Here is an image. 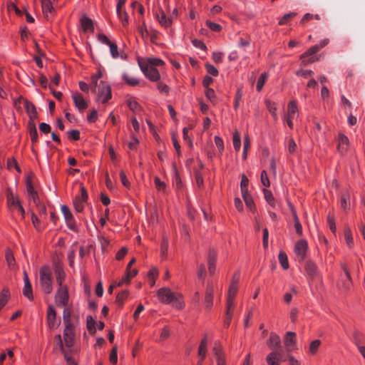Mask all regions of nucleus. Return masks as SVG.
Wrapping results in <instances>:
<instances>
[{
    "mask_svg": "<svg viewBox=\"0 0 365 365\" xmlns=\"http://www.w3.org/2000/svg\"><path fill=\"white\" fill-rule=\"evenodd\" d=\"M294 227L298 235H302V227L295 211H293Z\"/></svg>",
    "mask_w": 365,
    "mask_h": 365,
    "instance_id": "2f4dec72",
    "label": "nucleus"
},
{
    "mask_svg": "<svg viewBox=\"0 0 365 365\" xmlns=\"http://www.w3.org/2000/svg\"><path fill=\"white\" fill-rule=\"evenodd\" d=\"M39 284L42 292L50 294L53 291L52 271L48 266H43L39 269Z\"/></svg>",
    "mask_w": 365,
    "mask_h": 365,
    "instance_id": "f03ea898",
    "label": "nucleus"
},
{
    "mask_svg": "<svg viewBox=\"0 0 365 365\" xmlns=\"http://www.w3.org/2000/svg\"><path fill=\"white\" fill-rule=\"evenodd\" d=\"M215 143L216 146L218 148L220 152H222L224 150V143L221 138L219 136H215L214 138Z\"/></svg>",
    "mask_w": 365,
    "mask_h": 365,
    "instance_id": "774afa93",
    "label": "nucleus"
},
{
    "mask_svg": "<svg viewBox=\"0 0 365 365\" xmlns=\"http://www.w3.org/2000/svg\"><path fill=\"white\" fill-rule=\"evenodd\" d=\"M207 26L209 27L210 29L214 31H219L221 29V26L220 24H217L216 23L207 21L206 22Z\"/></svg>",
    "mask_w": 365,
    "mask_h": 365,
    "instance_id": "e2e57ef3",
    "label": "nucleus"
},
{
    "mask_svg": "<svg viewBox=\"0 0 365 365\" xmlns=\"http://www.w3.org/2000/svg\"><path fill=\"white\" fill-rule=\"evenodd\" d=\"M96 101L106 103L111 98V88L107 83L101 81L98 84L96 83Z\"/></svg>",
    "mask_w": 365,
    "mask_h": 365,
    "instance_id": "39448f33",
    "label": "nucleus"
},
{
    "mask_svg": "<svg viewBox=\"0 0 365 365\" xmlns=\"http://www.w3.org/2000/svg\"><path fill=\"white\" fill-rule=\"evenodd\" d=\"M266 107L269 113L272 114L274 120H277V115L276 113L277 108L275 103L270 101H266Z\"/></svg>",
    "mask_w": 365,
    "mask_h": 365,
    "instance_id": "58836bf2",
    "label": "nucleus"
},
{
    "mask_svg": "<svg viewBox=\"0 0 365 365\" xmlns=\"http://www.w3.org/2000/svg\"><path fill=\"white\" fill-rule=\"evenodd\" d=\"M242 198L247 205V207L252 210L255 208L254 201L252 196L249 194V192H245V194H242Z\"/></svg>",
    "mask_w": 365,
    "mask_h": 365,
    "instance_id": "f704fd0d",
    "label": "nucleus"
},
{
    "mask_svg": "<svg viewBox=\"0 0 365 365\" xmlns=\"http://www.w3.org/2000/svg\"><path fill=\"white\" fill-rule=\"evenodd\" d=\"M156 18L159 23L165 28L169 27L171 25V19L167 18L165 14L163 11H160L159 14H156Z\"/></svg>",
    "mask_w": 365,
    "mask_h": 365,
    "instance_id": "cd10ccee",
    "label": "nucleus"
},
{
    "mask_svg": "<svg viewBox=\"0 0 365 365\" xmlns=\"http://www.w3.org/2000/svg\"><path fill=\"white\" fill-rule=\"evenodd\" d=\"M233 146L236 151H239L241 147L240 134L237 130L233 134Z\"/></svg>",
    "mask_w": 365,
    "mask_h": 365,
    "instance_id": "4c0bfd02",
    "label": "nucleus"
},
{
    "mask_svg": "<svg viewBox=\"0 0 365 365\" xmlns=\"http://www.w3.org/2000/svg\"><path fill=\"white\" fill-rule=\"evenodd\" d=\"M248 183L249 180L245 175H242V180L240 182V188L242 194H245L248 192Z\"/></svg>",
    "mask_w": 365,
    "mask_h": 365,
    "instance_id": "79ce46f5",
    "label": "nucleus"
},
{
    "mask_svg": "<svg viewBox=\"0 0 365 365\" xmlns=\"http://www.w3.org/2000/svg\"><path fill=\"white\" fill-rule=\"evenodd\" d=\"M344 235L347 245L349 247H351V245H353V237L351 231L349 230H346L345 231Z\"/></svg>",
    "mask_w": 365,
    "mask_h": 365,
    "instance_id": "338daca9",
    "label": "nucleus"
},
{
    "mask_svg": "<svg viewBox=\"0 0 365 365\" xmlns=\"http://www.w3.org/2000/svg\"><path fill=\"white\" fill-rule=\"evenodd\" d=\"M207 339H206V337H205L204 339H202L201 340L200 344L199 349H198V356L200 357V360L198 361L199 364H202V362L203 361V360L205 358L206 353H207Z\"/></svg>",
    "mask_w": 365,
    "mask_h": 365,
    "instance_id": "a878e982",
    "label": "nucleus"
},
{
    "mask_svg": "<svg viewBox=\"0 0 365 365\" xmlns=\"http://www.w3.org/2000/svg\"><path fill=\"white\" fill-rule=\"evenodd\" d=\"M120 181L122 182V184L126 187H129L130 186V182L129 180H128L127 177H126V175L125 173H124V171L121 170L120 172Z\"/></svg>",
    "mask_w": 365,
    "mask_h": 365,
    "instance_id": "69168bd1",
    "label": "nucleus"
},
{
    "mask_svg": "<svg viewBox=\"0 0 365 365\" xmlns=\"http://www.w3.org/2000/svg\"><path fill=\"white\" fill-rule=\"evenodd\" d=\"M31 221H32L34 226L35 227V228L36 230H39L41 229V222L38 220V217L34 213H32V215H31Z\"/></svg>",
    "mask_w": 365,
    "mask_h": 365,
    "instance_id": "0e129e2a",
    "label": "nucleus"
},
{
    "mask_svg": "<svg viewBox=\"0 0 365 365\" xmlns=\"http://www.w3.org/2000/svg\"><path fill=\"white\" fill-rule=\"evenodd\" d=\"M128 290H124L117 295L115 302L120 307L123 306L124 301L128 296Z\"/></svg>",
    "mask_w": 365,
    "mask_h": 365,
    "instance_id": "ea45409f",
    "label": "nucleus"
},
{
    "mask_svg": "<svg viewBox=\"0 0 365 365\" xmlns=\"http://www.w3.org/2000/svg\"><path fill=\"white\" fill-rule=\"evenodd\" d=\"M205 68L207 69V73L213 76H217L218 75L217 69L212 65L206 63Z\"/></svg>",
    "mask_w": 365,
    "mask_h": 365,
    "instance_id": "bf43d9fd",
    "label": "nucleus"
},
{
    "mask_svg": "<svg viewBox=\"0 0 365 365\" xmlns=\"http://www.w3.org/2000/svg\"><path fill=\"white\" fill-rule=\"evenodd\" d=\"M269 345H273L275 347V349L280 348V339L279 336H277L276 334L271 333L269 340Z\"/></svg>",
    "mask_w": 365,
    "mask_h": 365,
    "instance_id": "c9c22d12",
    "label": "nucleus"
},
{
    "mask_svg": "<svg viewBox=\"0 0 365 365\" xmlns=\"http://www.w3.org/2000/svg\"><path fill=\"white\" fill-rule=\"evenodd\" d=\"M295 336H296V334L292 331H288L286 334V336L284 338V345L288 351H290L293 349V346L295 344Z\"/></svg>",
    "mask_w": 365,
    "mask_h": 365,
    "instance_id": "4be33fe9",
    "label": "nucleus"
},
{
    "mask_svg": "<svg viewBox=\"0 0 365 365\" xmlns=\"http://www.w3.org/2000/svg\"><path fill=\"white\" fill-rule=\"evenodd\" d=\"M319 51V47H317L316 45L309 48L301 56V58H308L313 54L316 53Z\"/></svg>",
    "mask_w": 365,
    "mask_h": 365,
    "instance_id": "09e8293b",
    "label": "nucleus"
},
{
    "mask_svg": "<svg viewBox=\"0 0 365 365\" xmlns=\"http://www.w3.org/2000/svg\"><path fill=\"white\" fill-rule=\"evenodd\" d=\"M157 295L159 300L165 304H170L175 299V294L170 289L163 287L158 289Z\"/></svg>",
    "mask_w": 365,
    "mask_h": 365,
    "instance_id": "1a4fd4ad",
    "label": "nucleus"
},
{
    "mask_svg": "<svg viewBox=\"0 0 365 365\" xmlns=\"http://www.w3.org/2000/svg\"><path fill=\"white\" fill-rule=\"evenodd\" d=\"M71 313L69 309L66 308L63 312V321L65 327H73L71 322Z\"/></svg>",
    "mask_w": 365,
    "mask_h": 365,
    "instance_id": "7c9ffc66",
    "label": "nucleus"
},
{
    "mask_svg": "<svg viewBox=\"0 0 365 365\" xmlns=\"http://www.w3.org/2000/svg\"><path fill=\"white\" fill-rule=\"evenodd\" d=\"M108 45L110 46V51L112 57L114 58H118L119 54H118V51L117 45L115 43H113L111 42Z\"/></svg>",
    "mask_w": 365,
    "mask_h": 365,
    "instance_id": "13d9d810",
    "label": "nucleus"
},
{
    "mask_svg": "<svg viewBox=\"0 0 365 365\" xmlns=\"http://www.w3.org/2000/svg\"><path fill=\"white\" fill-rule=\"evenodd\" d=\"M123 78L128 84L130 86H136L139 83L136 78L130 77L127 74H123Z\"/></svg>",
    "mask_w": 365,
    "mask_h": 365,
    "instance_id": "3c124183",
    "label": "nucleus"
},
{
    "mask_svg": "<svg viewBox=\"0 0 365 365\" xmlns=\"http://www.w3.org/2000/svg\"><path fill=\"white\" fill-rule=\"evenodd\" d=\"M10 298V292L8 288H4L0 292V310L4 307Z\"/></svg>",
    "mask_w": 365,
    "mask_h": 365,
    "instance_id": "c85d7f7f",
    "label": "nucleus"
},
{
    "mask_svg": "<svg viewBox=\"0 0 365 365\" xmlns=\"http://www.w3.org/2000/svg\"><path fill=\"white\" fill-rule=\"evenodd\" d=\"M76 108L80 111L83 112L88 107L89 98L84 97L83 94L78 92H73L71 95Z\"/></svg>",
    "mask_w": 365,
    "mask_h": 365,
    "instance_id": "423d86ee",
    "label": "nucleus"
},
{
    "mask_svg": "<svg viewBox=\"0 0 365 365\" xmlns=\"http://www.w3.org/2000/svg\"><path fill=\"white\" fill-rule=\"evenodd\" d=\"M321 344V341L319 339H315L312 341L309 345V351L311 354L314 355Z\"/></svg>",
    "mask_w": 365,
    "mask_h": 365,
    "instance_id": "a19ab883",
    "label": "nucleus"
},
{
    "mask_svg": "<svg viewBox=\"0 0 365 365\" xmlns=\"http://www.w3.org/2000/svg\"><path fill=\"white\" fill-rule=\"evenodd\" d=\"M55 340L58 344L59 349L64 354V358L67 362V365H77L74 360H73L72 358L69 356L68 354L66 352L60 334H58L55 336Z\"/></svg>",
    "mask_w": 365,
    "mask_h": 365,
    "instance_id": "412c9836",
    "label": "nucleus"
},
{
    "mask_svg": "<svg viewBox=\"0 0 365 365\" xmlns=\"http://www.w3.org/2000/svg\"><path fill=\"white\" fill-rule=\"evenodd\" d=\"M56 302L62 306H66L68 302V292L67 287H61L56 294Z\"/></svg>",
    "mask_w": 365,
    "mask_h": 365,
    "instance_id": "ddd939ff",
    "label": "nucleus"
},
{
    "mask_svg": "<svg viewBox=\"0 0 365 365\" xmlns=\"http://www.w3.org/2000/svg\"><path fill=\"white\" fill-rule=\"evenodd\" d=\"M141 71L144 73V75L151 81H158L160 75L159 71L156 68H151L148 66H145V63H138Z\"/></svg>",
    "mask_w": 365,
    "mask_h": 365,
    "instance_id": "6e6552de",
    "label": "nucleus"
},
{
    "mask_svg": "<svg viewBox=\"0 0 365 365\" xmlns=\"http://www.w3.org/2000/svg\"><path fill=\"white\" fill-rule=\"evenodd\" d=\"M154 182L156 189L160 192H165L166 189V185L164 182L161 181L158 177L154 178Z\"/></svg>",
    "mask_w": 365,
    "mask_h": 365,
    "instance_id": "49530a36",
    "label": "nucleus"
},
{
    "mask_svg": "<svg viewBox=\"0 0 365 365\" xmlns=\"http://www.w3.org/2000/svg\"><path fill=\"white\" fill-rule=\"evenodd\" d=\"M61 210L63 215L68 227L71 230H76L77 228L76 223L69 207L66 205H62L61 206Z\"/></svg>",
    "mask_w": 365,
    "mask_h": 365,
    "instance_id": "9d476101",
    "label": "nucleus"
},
{
    "mask_svg": "<svg viewBox=\"0 0 365 365\" xmlns=\"http://www.w3.org/2000/svg\"><path fill=\"white\" fill-rule=\"evenodd\" d=\"M195 182L198 187H201L203 185V178L200 171L195 172Z\"/></svg>",
    "mask_w": 365,
    "mask_h": 365,
    "instance_id": "052dcab7",
    "label": "nucleus"
},
{
    "mask_svg": "<svg viewBox=\"0 0 365 365\" xmlns=\"http://www.w3.org/2000/svg\"><path fill=\"white\" fill-rule=\"evenodd\" d=\"M6 206L8 210L13 214L19 213L21 219L25 217V210L24 209L18 195L14 193L10 189L7 190Z\"/></svg>",
    "mask_w": 365,
    "mask_h": 365,
    "instance_id": "7ed1b4c3",
    "label": "nucleus"
},
{
    "mask_svg": "<svg viewBox=\"0 0 365 365\" xmlns=\"http://www.w3.org/2000/svg\"><path fill=\"white\" fill-rule=\"evenodd\" d=\"M68 138L71 140H78L80 138V133L77 130H71L68 132Z\"/></svg>",
    "mask_w": 365,
    "mask_h": 365,
    "instance_id": "603ef678",
    "label": "nucleus"
},
{
    "mask_svg": "<svg viewBox=\"0 0 365 365\" xmlns=\"http://www.w3.org/2000/svg\"><path fill=\"white\" fill-rule=\"evenodd\" d=\"M109 359H110V361L113 364L117 363L118 356H117V348L115 346L113 348V349L110 352V354Z\"/></svg>",
    "mask_w": 365,
    "mask_h": 365,
    "instance_id": "680f3d73",
    "label": "nucleus"
},
{
    "mask_svg": "<svg viewBox=\"0 0 365 365\" xmlns=\"http://www.w3.org/2000/svg\"><path fill=\"white\" fill-rule=\"evenodd\" d=\"M55 274L56 282L58 284L59 287H67L64 285L63 283L66 278V273L63 270V266L61 264H57L55 266Z\"/></svg>",
    "mask_w": 365,
    "mask_h": 365,
    "instance_id": "6ab92c4d",
    "label": "nucleus"
},
{
    "mask_svg": "<svg viewBox=\"0 0 365 365\" xmlns=\"http://www.w3.org/2000/svg\"><path fill=\"white\" fill-rule=\"evenodd\" d=\"M261 182L266 187L270 185L269 180L265 170H263L261 173Z\"/></svg>",
    "mask_w": 365,
    "mask_h": 365,
    "instance_id": "4d7b16f0",
    "label": "nucleus"
},
{
    "mask_svg": "<svg viewBox=\"0 0 365 365\" xmlns=\"http://www.w3.org/2000/svg\"><path fill=\"white\" fill-rule=\"evenodd\" d=\"M73 327H65L63 331V341L66 347L71 348L74 344Z\"/></svg>",
    "mask_w": 365,
    "mask_h": 365,
    "instance_id": "2eb2a0df",
    "label": "nucleus"
},
{
    "mask_svg": "<svg viewBox=\"0 0 365 365\" xmlns=\"http://www.w3.org/2000/svg\"><path fill=\"white\" fill-rule=\"evenodd\" d=\"M213 294H214V289L212 287V285L211 284L208 283L207 285L205 300H204L205 308L207 309H210L212 306Z\"/></svg>",
    "mask_w": 365,
    "mask_h": 365,
    "instance_id": "aec40b11",
    "label": "nucleus"
},
{
    "mask_svg": "<svg viewBox=\"0 0 365 365\" xmlns=\"http://www.w3.org/2000/svg\"><path fill=\"white\" fill-rule=\"evenodd\" d=\"M29 135L31 137V142L36 143L38 142V132L34 123L30 124Z\"/></svg>",
    "mask_w": 365,
    "mask_h": 365,
    "instance_id": "e433bc0d",
    "label": "nucleus"
},
{
    "mask_svg": "<svg viewBox=\"0 0 365 365\" xmlns=\"http://www.w3.org/2000/svg\"><path fill=\"white\" fill-rule=\"evenodd\" d=\"M348 144H349L348 138L345 135L340 133L339 135V138H338V150H339V151L341 153H344L347 150Z\"/></svg>",
    "mask_w": 365,
    "mask_h": 365,
    "instance_id": "5701e85b",
    "label": "nucleus"
},
{
    "mask_svg": "<svg viewBox=\"0 0 365 365\" xmlns=\"http://www.w3.org/2000/svg\"><path fill=\"white\" fill-rule=\"evenodd\" d=\"M80 26L78 28L79 33L81 36L88 38V32L91 29V19L86 14L82 13L79 19Z\"/></svg>",
    "mask_w": 365,
    "mask_h": 365,
    "instance_id": "0eeeda50",
    "label": "nucleus"
},
{
    "mask_svg": "<svg viewBox=\"0 0 365 365\" xmlns=\"http://www.w3.org/2000/svg\"><path fill=\"white\" fill-rule=\"evenodd\" d=\"M267 74L265 73H263L259 76L257 83V90L258 91H260L267 80Z\"/></svg>",
    "mask_w": 365,
    "mask_h": 365,
    "instance_id": "de8ad7c7",
    "label": "nucleus"
},
{
    "mask_svg": "<svg viewBox=\"0 0 365 365\" xmlns=\"http://www.w3.org/2000/svg\"><path fill=\"white\" fill-rule=\"evenodd\" d=\"M297 14L295 12H290L288 14H286L283 16L282 19L279 21V25H284L287 24V22L292 17L295 16Z\"/></svg>",
    "mask_w": 365,
    "mask_h": 365,
    "instance_id": "864d4df0",
    "label": "nucleus"
},
{
    "mask_svg": "<svg viewBox=\"0 0 365 365\" xmlns=\"http://www.w3.org/2000/svg\"><path fill=\"white\" fill-rule=\"evenodd\" d=\"M24 286L23 288V294L24 295L27 297L29 300H33L34 295H33V291L31 282L29 279V276L26 273V272H24Z\"/></svg>",
    "mask_w": 365,
    "mask_h": 365,
    "instance_id": "f3484780",
    "label": "nucleus"
},
{
    "mask_svg": "<svg viewBox=\"0 0 365 365\" xmlns=\"http://www.w3.org/2000/svg\"><path fill=\"white\" fill-rule=\"evenodd\" d=\"M307 274L311 277H314L317 272V267L312 262H307L305 266Z\"/></svg>",
    "mask_w": 365,
    "mask_h": 365,
    "instance_id": "473e14b6",
    "label": "nucleus"
},
{
    "mask_svg": "<svg viewBox=\"0 0 365 365\" xmlns=\"http://www.w3.org/2000/svg\"><path fill=\"white\" fill-rule=\"evenodd\" d=\"M314 74V72L312 70H299L296 72V75L299 76H302L305 78L312 76Z\"/></svg>",
    "mask_w": 365,
    "mask_h": 365,
    "instance_id": "6e6d98bb",
    "label": "nucleus"
},
{
    "mask_svg": "<svg viewBox=\"0 0 365 365\" xmlns=\"http://www.w3.org/2000/svg\"><path fill=\"white\" fill-rule=\"evenodd\" d=\"M138 63H145V66L151 68H155V66H162L163 64V61L160 58H150L145 61L138 60Z\"/></svg>",
    "mask_w": 365,
    "mask_h": 365,
    "instance_id": "bb28decb",
    "label": "nucleus"
},
{
    "mask_svg": "<svg viewBox=\"0 0 365 365\" xmlns=\"http://www.w3.org/2000/svg\"><path fill=\"white\" fill-rule=\"evenodd\" d=\"M298 110L297 103L294 101H291L287 106V114L285 117L294 118Z\"/></svg>",
    "mask_w": 365,
    "mask_h": 365,
    "instance_id": "c756f323",
    "label": "nucleus"
},
{
    "mask_svg": "<svg viewBox=\"0 0 365 365\" xmlns=\"http://www.w3.org/2000/svg\"><path fill=\"white\" fill-rule=\"evenodd\" d=\"M349 199V196L348 194H343L341 197L340 204L341 207L346 210L349 207V202L348 200Z\"/></svg>",
    "mask_w": 365,
    "mask_h": 365,
    "instance_id": "5fc2aeb1",
    "label": "nucleus"
},
{
    "mask_svg": "<svg viewBox=\"0 0 365 365\" xmlns=\"http://www.w3.org/2000/svg\"><path fill=\"white\" fill-rule=\"evenodd\" d=\"M307 250V242L304 240H299L294 247V252L296 255L300 260H303L304 259L306 252Z\"/></svg>",
    "mask_w": 365,
    "mask_h": 365,
    "instance_id": "4468645a",
    "label": "nucleus"
},
{
    "mask_svg": "<svg viewBox=\"0 0 365 365\" xmlns=\"http://www.w3.org/2000/svg\"><path fill=\"white\" fill-rule=\"evenodd\" d=\"M6 165L8 169H12L13 168H14L19 173L21 172V170L18 166L17 163L14 158H8Z\"/></svg>",
    "mask_w": 365,
    "mask_h": 365,
    "instance_id": "8fccbe9b",
    "label": "nucleus"
},
{
    "mask_svg": "<svg viewBox=\"0 0 365 365\" xmlns=\"http://www.w3.org/2000/svg\"><path fill=\"white\" fill-rule=\"evenodd\" d=\"M24 107L31 120L37 117V112L35 106L29 101H24Z\"/></svg>",
    "mask_w": 365,
    "mask_h": 365,
    "instance_id": "b1692460",
    "label": "nucleus"
},
{
    "mask_svg": "<svg viewBox=\"0 0 365 365\" xmlns=\"http://www.w3.org/2000/svg\"><path fill=\"white\" fill-rule=\"evenodd\" d=\"M279 261L283 269H287L289 268L288 258L286 253L283 251H280L279 253Z\"/></svg>",
    "mask_w": 365,
    "mask_h": 365,
    "instance_id": "72a5a7b5",
    "label": "nucleus"
},
{
    "mask_svg": "<svg viewBox=\"0 0 365 365\" xmlns=\"http://www.w3.org/2000/svg\"><path fill=\"white\" fill-rule=\"evenodd\" d=\"M55 1L53 0H41L42 12L45 18L48 19L54 13V8L53 4Z\"/></svg>",
    "mask_w": 365,
    "mask_h": 365,
    "instance_id": "dca6fc26",
    "label": "nucleus"
},
{
    "mask_svg": "<svg viewBox=\"0 0 365 365\" xmlns=\"http://www.w3.org/2000/svg\"><path fill=\"white\" fill-rule=\"evenodd\" d=\"M216 254L213 250L209 252L207 257L208 270L210 274H213L215 269Z\"/></svg>",
    "mask_w": 365,
    "mask_h": 365,
    "instance_id": "393cba45",
    "label": "nucleus"
},
{
    "mask_svg": "<svg viewBox=\"0 0 365 365\" xmlns=\"http://www.w3.org/2000/svg\"><path fill=\"white\" fill-rule=\"evenodd\" d=\"M213 351L217 365H227L226 356L219 342L215 343Z\"/></svg>",
    "mask_w": 365,
    "mask_h": 365,
    "instance_id": "f8f14e48",
    "label": "nucleus"
},
{
    "mask_svg": "<svg viewBox=\"0 0 365 365\" xmlns=\"http://www.w3.org/2000/svg\"><path fill=\"white\" fill-rule=\"evenodd\" d=\"M47 323L51 329H55L58 324L56 321V312L52 306H49L47 311Z\"/></svg>",
    "mask_w": 365,
    "mask_h": 365,
    "instance_id": "a211bd4d",
    "label": "nucleus"
},
{
    "mask_svg": "<svg viewBox=\"0 0 365 365\" xmlns=\"http://www.w3.org/2000/svg\"><path fill=\"white\" fill-rule=\"evenodd\" d=\"M88 199V194L86 187L83 184H80L79 193L75 196L73 200L75 210L78 212H83L87 205Z\"/></svg>",
    "mask_w": 365,
    "mask_h": 365,
    "instance_id": "20e7f679",
    "label": "nucleus"
},
{
    "mask_svg": "<svg viewBox=\"0 0 365 365\" xmlns=\"http://www.w3.org/2000/svg\"><path fill=\"white\" fill-rule=\"evenodd\" d=\"M5 257L8 266L10 268L13 269L15 266V259L13 253L11 251H7Z\"/></svg>",
    "mask_w": 365,
    "mask_h": 365,
    "instance_id": "37998d69",
    "label": "nucleus"
},
{
    "mask_svg": "<svg viewBox=\"0 0 365 365\" xmlns=\"http://www.w3.org/2000/svg\"><path fill=\"white\" fill-rule=\"evenodd\" d=\"M263 192H264V199L266 200V201L271 205V206H274V198L272 195V193L267 190V189H264L263 190Z\"/></svg>",
    "mask_w": 365,
    "mask_h": 365,
    "instance_id": "a18cd8bd",
    "label": "nucleus"
},
{
    "mask_svg": "<svg viewBox=\"0 0 365 365\" xmlns=\"http://www.w3.org/2000/svg\"><path fill=\"white\" fill-rule=\"evenodd\" d=\"M283 350L282 347L273 349L272 351L267 355V362L269 365H279V361H283Z\"/></svg>",
    "mask_w": 365,
    "mask_h": 365,
    "instance_id": "9b49d317",
    "label": "nucleus"
},
{
    "mask_svg": "<svg viewBox=\"0 0 365 365\" xmlns=\"http://www.w3.org/2000/svg\"><path fill=\"white\" fill-rule=\"evenodd\" d=\"M239 281L238 274H235L234 276L232 284L230 286L227 299V304H226V312H225V325L228 327L230 324L234 309H235V298L237 292L238 287L237 283Z\"/></svg>",
    "mask_w": 365,
    "mask_h": 365,
    "instance_id": "f257e3e1",
    "label": "nucleus"
},
{
    "mask_svg": "<svg viewBox=\"0 0 365 365\" xmlns=\"http://www.w3.org/2000/svg\"><path fill=\"white\" fill-rule=\"evenodd\" d=\"M83 283H84V292L87 295V305L88 308H91V299H90V286L88 282L86 281L85 277H83Z\"/></svg>",
    "mask_w": 365,
    "mask_h": 365,
    "instance_id": "c03bdc74",
    "label": "nucleus"
}]
</instances>
